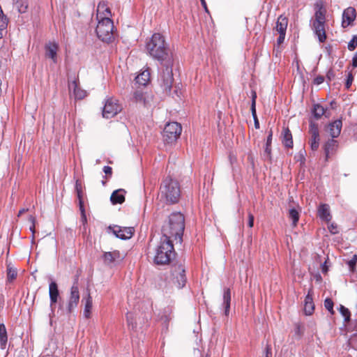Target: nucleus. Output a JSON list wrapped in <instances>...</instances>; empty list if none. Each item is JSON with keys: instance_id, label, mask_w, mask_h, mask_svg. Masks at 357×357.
<instances>
[{"instance_id": "obj_1", "label": "nucleus", "mask_w": 357, "mask_h": 357, "mask_svg": "<svg viewBox=\"0 0 357 357\" xmlns=\"http://www.w3.org/2000/svg\"><path fill=\"white\" fill-rule=\"evenodd\" d=\"M146 50L147 54L160 64H174L172 52L162 34L158 33L153 34L146 43Z\"/></svg>"}, {"instance_id": "obj_2", "label": "nucleus", "mask_w": 357, "mask_h": 357, "mask_svg": "<svg viewBox=\"0 0 357 357\" xmlns=\"http://www.w3.org/2000/svg\"><path fill=\"white\" fill-rule=\"evenodd\" d=\"M185 229V218L181 213H173L162 228V236L181 243Z\"/></svg>"}, {"instance_id": "obj_3", "label": "nucleus", "mask_w": 357, "mask_h": 357, "mask_svg": "<svg viewBox=\"0 0 357 357\" xmlns=\"http://www.w3.org/2000/svg\"><path fill=\"white\" fill-rule=\"evenodd\" d=\"M174 257L173 241L162 236L154 249V263L158 265L168 264Z\"/></svg>"}, {"instance_id": "obj_4", "label": "nucleus", "mask_w": 357, "mask_h": 357, "mask_svg": "<svg viewBox=\"0 0 357 357\" xmlns=\"http://www.w3.org/2000/svg\"><path fill=\"white\" fill-rule=\"evenodd\" d=\"M160 197L165 199L168 204H175L180 197V187L178 183L167 176L162 182L160 185Z\"/></svg>"}, {"instance_id": "obj_5", "label": "nucleus", "mask_w": 357, "mask_h": 357, "mask_svg": "<svg viewBox=\"0 0 357 357\" xmlns=\"http://www.w3.org/2000/svg\"><path fill=\"white\" fill-rule=\"evenodd\" d=\"M96 34L100 40L105 43L111 42L114 38V24L108 17L98 20L96 26Z\"/></svg>"}, {"instance_id": "obj_6", "label": "nucleus", "mask_w": 357, "mask_h": 357, "mask_svg": "<svg viewBox=\"0 0 357 357\" xmlns=\"http://www.w3.org/2000/svg\"><path fill=\"white\" fill-rule=\"evenodd\" d=\"M182 128L181 124L177 122H171L165 125L162 138L165 144H172L176 142L181 134Z\"/></svg>"}, {"instance_id": "obj_7", "label": "nucleus", "mask_w": 357, "mask_h": 357, "mask_svg": "<svg viewBox=\"0 0 357 357\" xmlns=\"http://www.w3.org/2000/svg\"><path fill=\"white\" fill-rule=\"evenodd\" d=\"M162 65L165 67V69L162 70V73L160 75L159 82L160 86L162 89L163 92L167 94L169 93L171 91V89L174 81L172 73L173 65H169L167 63H164Z\"/></svg>"}, {"instance_id": "obj_8", "label": "nucleus", "mask_w": 357, "mask_h": 357, "mask_svg": "<svg viewBox=\"0 0 357 357\" xmlns=\"http://www.w3.org/2000/svg\"><path fill=\"white\" fill-rule=\"evenodd\" d=\"M121 110V107L116 100L108 98L105 101L102 109V116L105 119H111L120 112Z\"/></svg>"}, {"instance_id": "obj_9", "label": "nucleus", "mask_w": 357, "mask_h": 357, "mask_svg": "<svg viewBox=\"0 0 357 357\" xmlns=\"http://www.w3.org/2000/svg\"><path fill=\"white\" fill-rule=\"evenodd\" d=\"M79 301V292L77 282L73 284L70 289V296L67 303L66 313H72L77 307Z\"/></svg>"}, {"instance_id": "obj_10", "label": "nucleus", "mask_w": 357, "mask_h": 357, "mask_svg": "<svg viewBox=\"0 0 357 357\" xmlns=\"http://www.w3.org/2000/svg\"><path fill=\"white\" fill-rule=\"evenodd\" d=\"M101 258L105 266L112 267L123 261L124 255L119 250H114L110 252H103Z\"/></svg>"}, {"instance_id": "obj_11", "label": "nucleus", "mask_w": 357, "mask_h": 357, "mask_svg": "<svg viewBox=\"0 0 357 357\" xmlns=\"http://www.w3.org/2000/svg\"><path fill=\"white\" fill-rule=\"evenodd\" d=\"M109 229L112 230L113 234L119 238L126 240L130 238L134 234L133 227H121L117 225L113 227H109Z\"/></svg>"}, {"instance_id": "obj_12", "label": "nucleus", "mask_w": 357, "mask_h": 357, "mask_svg": "<svg viewBox=\"0 0 357 357\" xmlns=\"http://www.w3.org/2000/svg\"><path fill=\"white\" fill-rule=\"evenodd\" d=\"M185 272V268L182 265L176 266L173 271V276L175 280L174 283L178 289L183 288L185 284L186 277Z\"/></svg>"}, {"instance_id": "obj_13", "label": "nucleus", "mask_w": 357, "mask_h": 357, "mask_svg": "<svg viewBox=\"0 0 357 357\" xmlns=\"http://www.w3.org/2000/svg\"><path fill=\"white\" fill-rule=\"evenodd\" d=\"M338 146V142L334 139H330L325 142L323 149L326 161L335 154Z\"/></svg>"}, {"instance_id": "obj_14", "label": "nucleus", "mask_w": 357, "mask_h": 357, "mask_svg": "<svg viewBox=\"0 0 357 357\" xmlns=\"http://www.w3.org/2000/svg\"><path fill=\"white\" fill-rule=\"evenodd\" d=\"M356 17V12L354 8L349 7L342 13V26L346 28L351 24Z\"/></svg>"}, {"instance_id": "obj_15", "label": "nucleus", "mask_w": 357, "mask_h": 357, "mask_svg": "<svg viewBox=\"0 0 357 357\" xmlns=\"http://www.w3.org/2000/svg\"><path fill=\"white\" fill-rule=\"evenodd\" d=\"M310 133L311 139L310 140V146L312 151H317L319 146V133L317 125L311 123L310 126Z\"/></svg>"}, {"instance_id": "obj_16", "label": "nucleus", "mask_w": 357, "mask_h": 357, "mask_svg": "<svg viewBox=\"0 0 357 357\" xmlns=\"http://www.w3.org/2000/svg\"><path fill=\"white\" fill-rule=\"evenodd\" d=\"M49 295L50 299V307L53 312L54 305L58 301V297L59 296V291L58 285L56 282L51 281L49 285Z\"/></svg>"}, {"instance_id": "obj_17", "label": "nucleus", "mask_w": 357, "mask_h": 357, "mask_svg": "<svg viewBox=\"0 0 357 357\" xmlns=\"http://www.w3.org/2000/svg\"><path fill=\"white\" fill-rule=\"evenodd\" d=\"M59 45L56 43L49 42L45 46V56L51 59L54 63L57 62Z\"/></svg>"}, {"instance_id": "obj_18", "label": "nucleus", "mask_w": 357, "mask_h": 357, "mask_svg": "<svg viewBox=\"0 0 357 357\" xmlns=\"http://www.w3.org/2000/svg\"><path fill=\"white\" fill-rule=\"evenodd\" d=\"M342 122L340 119H337L334 121L333 122L331 123L327 129L326 131L329 133L330 136L332 137V139L337 137L342 130Z\"/></svg>"}, {"instance_id": "obj_19", "label": "nucleus", "mask_w": 357, "mask_h": 357, "mask_svg": "<svg viewBox=\"0 0 357 357\" xmlns=\"http://www.w3.org/2000/svg\"><path fill=\"white\" fill-rule=\"evenodd\" d=\"M312 29L320 43L325 42L326 34L325 31V23L312 22Z\"/></svg>"}, {"instance_id": "obj_20", "label": "nucleus", "mask_w": 357, "mask_h": 357, "mask_svg": "<svg viewBox=\"0 0 357 357\" xmlns=\"http://www.w3.org/2000/svg\"><path fill=\"white\" fill-rule=\"evenodd\" d=\"M109 17L111 16V11L107 7V3L105 1L100 2L97 8V19H104V17Z\"/></svg>"}, {"instance_id": "obj_21", "label": "nucleus", "mask_w": 357, "mask_h": 357, "mask_svg": "<svg viewBox=\"0 0 357 357\" xmlns=\"http://www.w3.org/2000/svg\"><path fill=\"white\" fill-rule=\"evenodd\" d=\"M126 191L123 189L114 190L111 197L110 200L113 204H122L125 201Z\"/></svg>"}, {"instance_id": "obj_22", "label": "nucleus", "mask_w": 357, "mask_h": 357, "mask_svg": "<svg viewBox=\"0 0 357 357\" xmlns=\"http://www.w3.org/2000/svg\"><path fill=\"white\" fill-rule=\"evenodd\" d=\"M318 214L321 219L326 222H329L331 220V215L330 213V207L328 204H321L318 209Z\"/></svg>"}, {"instance_id": "obj_23", "label": "nucleus", "mask_w": 357, "mask_h": 357, "mask_svg": "<svg viewBox=\"0 0 357 357\" xmlns=\"http://www.w3.org/2000/svg\"><path fill=\"white\" fill-rule=\"evenodd\" d=\"M314 310V305L313 303L312 296L310 294V291L308 292L307 295L305 298L304 312L306 315H311Z\"/></svg>"}, {"instance_id": "obj_24", "label": "nucleus", "mask_w": 357, "mask_h": 357, "mask_svg": "<svg viewBox=\"0 0 357 357\" xmlns=\"http://www.w3.org/2000/svg\"><path fill=\"white\" fill-rule=\"evenodd\" d=\"M231 303V291L229 288H225L223 293V303L222 305L225 308V314L228 316L230 310Z\"/></svg>"}, {"instance_id": "obj_25", "label": "nucleus", "mask_w": 357, "mask_h": 357, "mask_svg": "<svg viewBox=\"0 0 357 357\" xmlns=\"http://www.w3.org/2000/svg\"><path fill=\"white\" fill-rule=\"evenodd\" d=\"M151 74L149 70H145L138 75L136 78V82L141 86H146L150 81Z\"/></svg>"}, {"instance_id": "obj_26", "label": "nucleus", "mask_w": 357, "mask_h": 357, "mask_svg": "<svg viewBox=\"0 0 357 357\" xmlns=\"http://www.w3.org/2000/svg\"><path fill=\"white\" fill-rule=\"evenodd\" d=\"M288 20L286 17L280 15L276 22V30L279 33H286Z\"/></svg>"}, {"instance_id": "obj_27", "label": "nucleus", "mask_w": 357, "mask_h": 357, "mask_svg": "<svg viewBox=\"0 0 357 357\" xmlns=\"http://www.w3.org/2000/svg\"><path fill=\"white\" fill-rule=\"evenodd\" d=\"M273 132L270 130L267 137L266 147L264 149V156L266 159L271 160V143H272Z\"/></svg>"}, {"instance_id": "obj_28", "label": "nucleus", "mask_w": 357, "mask_h": 357, "mask_svg": "<svg viewBox=\"0 0 357 357\" xmlns=\"http://www.w3.org/2000/svg\"><path fill=\"white\" fill-rule=\"evenodd\" d=\"M133 98L137 102L142 104L144 107L149 105V101L147 100V97L145 96L144 92L140 90L135 91Z\"/></svg>"}, {"instance_id": "obj_29", "label": "nucleus", "mask_w": 357, "mask_h": 357, "mask_svg": "<svg viewBox=\"0 0 357 357\" xmlns=\"http://www.w3.org/2000/svg\"><path fill=\"white\" fill-rule=\"evenodd\" d=\"M318 8L316 10L315 14H314V19L312 20V22H322L325 23L326 22V10L322 7V6H317Z\"/></svg>"}, {"instance_id": "obj_30", "label": "nucleus", "mask_w": 357, "mask_h": 357, "mask_svg": "<svg viewBox=\"0 0 357 357\" xmlns=\"http://www.w3.org/2000/svg\"><path fill=\"white\" fill-rule=\"evenodd\" d=\"M256 98H257L256 93L252 92L251 112H252V117H253L254 121H255V128L258 129V128H259V123L257 113H256Z\"/></svg>"}, {"instance_id": "obj_31", "label": "nucleus", "mask_w": 357, "mask_h": 357, "mask_svg": "<svg viewBox=\"0 0 357 357\" xmlns=\"http://www.w3.org/2000/svg\"><path fill=\"white\" fill-rule=\"evenodd\" d=\"M73 89L74 94L76 98L82 99L85 96V91L81 90L78 86L76 81L72 82L69 84V89L70 91Z\"/></svg>"}, {"instance_id": "obj_32", "label": "nucleus", "mask_w": 357, "mask_h": 357, "mask_svg": "<svg viewBox=\"0 0 357 357\" xmlns=\"http://www.w3.org/2000/svg\"><path fill=\"white\" fill-rule=\"evenodd\" d=\"M15 7L20 13H24L28 8L27 0H13Z\"/></svg>"}, {"instance_id": "obj_33", "label": "nucleus", "mask_w": 357, "mask_h": 357, "mask_svg": "<svg viewBox=\"0 0 357 357\" xmlns=\"http://www.w3.org/2000/svg\"><path fill=\"white\" fill-rule=\"evenodd\" d=\"M282 142L286 147L291 148L293 146L292 135L289 128L284 129Z\"/></svg>"}, {"instance_id": "obj_34", "label": "nucleus", "mask_w": 357, "mask_h": 357, "mask_svg": "<svg viewBox=\"0 0 357 357\" xmlns=\"http://www.w3.org/2000/svg\"><path fill=\"white\" fill-rule=\"evenodd\" d=\"M8 337L6 326L3 324H0V344L3 349L7 344Z\"/></svg>"}, {"instance_id": "obj_35", "label": "nucleus", "mask_w": 357, "mask_h": 357, "mask_svg": "<svg viewBox=\"0 0 357 357\" xmlns=\"http://www.w3.org/2000/svg\"><path fill=\"white\" fill-rule=\"evenodd\" d=\"M93 301L90 295L88 296L86 300L85 307L84 310V315L86 318H89L91 314V310L92 308Z\"/></svg>"}, {"instance_id": "obj_36", "label": "nucleus", "mask_w": 357, "mask_h": 357, "mask_svg": "<svg viewBox=\"0 0 357 357\" xmlns=\"http://www.w3.org/2000/svg\"><path fill=\"white\" fill-rule=\"evenodd\" d=\"M299 213L296 208H291L289 211V218L292 220V225L296 227L299 220Z\"/></svg>"}, {"instance_id": "obj_37", "label": "nucleus", "mask_w": 357, "mask_h": 357, "mask_svg": "<svg viewBox=\"0 0 357 357\" xmlns=\"http://www.w3.org/2000/svg\"><path fill=\"white\" fill-rule=\"evenodd\" d=\"M78 197L79 199V210L81 212V220H81L82 223L83 224V225L84 226L86 223L87 220H86V215L85 210H84V204H83L82 200L81 199L79 192H78Z\"/></svg>"}, {"instance_id": "obj_38", "label": "nucleus", "mask_w": 357, "mask_h": 357, "mask_svg": "<svg viewBox=\"0 0 357 357\" xmlns=\"http://www.w3.org/2000/svg\"><path fill=\"white\" fill-rule=\"evenodd\" d=\"M312 112L314 117L319 119L324 115L325 109L321 105L317 104L314 105Z\"/></svg>"}, {"instance_id": "obj_39", "label": "nucleus", "mask_w": 357, "mask_h": 357, "mask_svg": "<svg viewBox=\"0 0 357 357\" xmlns=\"http://www.w3.org/2000/svg\"><path fill=\"white\" fill-rule=\"evenodd\" d=\"M334 303L330 298H326L324 301V307L328 310L331 314L333 315L335 314V311L333 310Z\"/></svg>"}, {"instance_id": "obj_40", "label": "nucleus", "mask_w": 357, "mask_h": 357, "mask_svg": "<svg viewBox=\"0 0 357 357\" xmlns=\"http://www.w3.org/2000/svg\"><path fill=\"white\" fill-rule=\"evenodd\" d=\"M340 312L344 318V321L348 322L350 321L351 313L349 310L344 305H340L339 308Z\"/></svg>"}, {"instance_id": "obj_41", "label": "nucleus", "mask_w": 357, "mask_h": 357, "mask_svg": "<svg viewBox=\"0 0 357 357\" xmlns=\"http://www.w3.org/2000/svg\"><path fill=\"white\" fill-rule=\"evenodd\" d=\"M17 277V270L13 267H8L7 278L8 281H13Z\"/></svg>"}, {"instance_id": "obj_42", "label": "nucleus", "mask_w": 357, "mask_h": 357, "mask_svg": "<svg viewBox=\"0 0 357 357\" xmlns=\"http://www.w3.org/2000/svg\"><path fill=\"white\" fill-rule=\"evenodd\" d=\"M357 47V35L353 36L351 40L348 43V49L350 51L354 50Z\"/></svg>"}, {"instance_id": "obj_43", "label": "nucleus", "mask_w": 357, "mask_h": 357, "mask_svg": "<svg viewBox=\"0 0 357 357\" xmlns=\"http://www.w3.org/2000/svg\"><path fill=\"white\" fill-rule=\"evenodd\" d=\"M353 81H354V77H353L351 73H349L347 80H346V83H345V88L347 89H349L351 87Z\"/></svg>"}, {"instance_id": "obj_44", "label": "nucleus", "mask_w": 357, "mask_h": 357, "mask_svg": "<svg viewBox=\"0 0 357 357\" xmlns=\"http://www.w3.org/2000/svg\"><path fill=\"white\" fill-rule=\"evenodd\" d=\"M356 263L357 262L354 259V257L347 262V264H348L349 268L351 271L354 272L356 271Z\"/></svg>"}, {"instance_id": "obj_45", "label": "nucleus", "mask_w": 357, "mask_h": 357, "mask_svg": "<svg viewBox=\"0 0 357 357\" xmlns=\"http://www.w3.org/2000/svg\"><path fill=\"white\" fill-rule=\"evenodd\" d=\"M29 220L31 222V225L30 226L29 229L33 234H34L35 233L36 218L33 215H30L29 218Z\"/></svg>"}, {"instance_id": "obj_46", "label": "nucleus", "mask_w": 357, "mask_h": 357, "mask_svg": "<svg viewBox=\"0 0 357 357\" xmlns=\"http://www.w3.org/2000/svg\"><path fill=\"white\" fill-rule=\"evenodd\" d=\"M264 357H272V349L270 344L266 346Z\"/></svg>"}, {"instance_id": "obj_47", "label": "nucleus", "mask_w": 357, "mask_h": 357, "mask_svg": "<svg viewBox=\"0 0 357 357\" xmlns=\"http://www.w3.org/2000/svg\"><path fill=\"white\" fill-rule=\"evenodd\" d=\"M126 319H127L128 324L129 326H132V328L133 329L135 327V326L134 325L133 321H132V314L131 313H128L126 314Z\"/></svg>"}, {"instance_id": "obj_48", "label": "nucleus", "mask_w": 357, "mask_h": 357, "mask_svg": "<svg viewBox=\"0 0 357 357\" xmlns=\"http://www.w3.org/2000/svg\"><path fill=\"white\" fill-rule=\"evenodd\" d=\"M102 170H103L104 173H105L107 176H109V177L112 176V167H109V166H105V167H103V169H102Z\"/></svg>"}, {"instance_id": "obj_49", "label": "nucleus", "mask_w": 357, "mask_h": 357, "mask_svg": "<svg viewBox=\"0 0 357 357\" xmlns=\"http://www.w3.org/2000/svg\"><path fill=\"white\" fill-rule=\"evenodd\" d=\"M249 227H252L254 225V216L252 213H248V222Z\"/></svg>"}, {"instance_id": "obj_50", "label": "nucleus", "mask_w": 357, "mask_h": 357, "mask_svg": "<svg viewBox=\"0 0 357 357\" xmlns=\"http://www.w3.org/2000/svg\"><path fill=\"white\" fill-rule=\"evenodd\" d=\"M280 36L277 40V43L278 45H281L282 43H283L284 40V38H285V34L286 33H279Z\"/></svg>"}, {"instance_id": "obj_51", "label": "nucleus", "mask_w": 357, "mask_h": 357, "mask_svg": "<svg viewBox=\"0 0 357 357\" xmlns=\"http://www.w3.org/2000/svg\"><path fill=\"white\" fill-rule=\"evenodd\" d=\"M324 81V78L322 76H318L314 79V83L316 84H321Z\"/></svg>"}, {"instance_id": "obj_52", "label": "nucleus", "mask_w": 357, "mask_h": 357, "mask_svg": "<svg viewBox=\"0 0 357 357\" xmlns=\"http://www.w3.org/2000/svg\"><path fill=\"white\" fill-rule=\"evenodd\" d=\"M352 66L354 68L357 67V52H356L352 59Z\"/></svg>"}, {"instance_id": "obj_53", "label": "nucleus", "mask_w": 357, "mask_h": 357, "mask_svg": "<svg viewBox=\"0 0 357 357\" xmlns=\"http://www.w3.org/2000/svg\"><path fill=\"white\" fill-rule=\"evenodd\" d=\"M335 75L334 73L332 70H329L327 73V78L331 81L333 77Z\"/></svg>"}, {"instance_id": "obj_54", "label": "nucleus", "mask_w": 357, "mask_h": 357, "mask_svg": "<svg viewBox=\"0 0 357 357\" xmlns=\"http://www.w3.org/2000/svg\"><path fill=\"white\" fill-rule=\"evenodd\" d=\"M329 229L333 234H336L337 232V227L333 226V225H331V226L329 227Z\"/></svg>"}, {"instance_id": "obj_55", "label": "nucleus", "mask_w": 357, "mask_h": 357, "mask_svg": "<svg viewBox=\"0 0 357 357\" xmlns=\"http://www.w3.org/2000/svg\"><path fill=\"white\" fill-rule=\"evenodd\" d=\"M201 2H202V5L205 8L206 11H208L205 0H201Z\"/></svg>"}, {"instance_id": "obj_56", "label": "nucleus", "mask_w": 357, "mask_h": 357, "mask_svg": "<svg viewBox=\"0 0 357 357\" xmlns=\"http://www.w3.org/2000/svg\"><path fill=\"white\" fill-rule=\"evenodd\" d=\"M26 211H27V209H25V208H22V209H21V210L19 211L17 216H20V215H22V214H23L24 213H25Z\"/></svg>"}, {"instance_id": "obj_57", "label": "nucleus", "mask_w": 357, "mask_h": 357, "mask_svg": "<svg viewBox=\"0 0 357 357\" xmlns=\"http://www.w3.org/2000/svg\"><path fill=\"white\" fill-rule=\"evenodd\" d=\"M322 271L323 272L327 271V268L326 267L325 265L323 266Z\"/></svg>"}, {"instance_id": "obj_58", "label": "nucleus", "mask_w": 357, "mask_h": 357, "mask_svg": "<svg viewBox=\"0 0 357 357\" xmlns=\"http://www.w3.org/2000/svg\"><path fill=\"white\" fill-rule=\"evenodd\" d=\"M4 29H0V38H2V31Z\"/></svg>"}, {"instance_id": "obj_59", "label": "nucleus", "mask_w": 357, "mask_h": 357, "mask_svg": "<svg viewBox=\"0 0 357 357\" xmlns=\"http://www.w3.org/2000/svg\"><path fill=\"white\" fill-rule=\"evenodd\" d=\"M353 257L356 260V261L357 262V255H354Z\"/></svg>"}, {"instance_id": "obj_60", "label": "nucleus", "mask_w": 357, "mask_h": 357, "mask_svg": "<svg viewBox=\"0 0 357 357\" xmlns=\"http://www.w3.org/2000/svg\"><path fill=\"white\" fill-rule=\"evenodd\" d=\"M102 185H105V183H106V181H102Z\"/></svg>"}]
</instances>
